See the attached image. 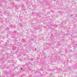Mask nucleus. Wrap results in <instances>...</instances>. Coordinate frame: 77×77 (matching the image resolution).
Returning a JSON list of instances; mask_svg holds the SVG:
<instances>
[{
  "mask_svg": "<svg viewBox=\"0 0 77 77\" xmlns=\"http://www.w3.org/2000/svg\"><path fill=\"white\" fill-rule=\"evenodd\" d=\"M23 69V68H21V69Z\"/></svg>",
  "mask_w": 77,
  "mask_h": 77,
  "instance_id": "f257e3e1",
  "label": "nucleus"
},
{
  "mask_svg": "<svg viewBox=\"0 0 77 77\" xmlns=\"http://www.w3.org/2000/svg\"><path fill=\"white\" fill-rule=\"evenodd\" d=\"M32 14H33V13H32Z\"/></svg>",
  "mask_w": 77,
  "mask_h": 77,
  "instance_id": "f03ea898",
  "label": "nucleus"
}]
</instances>
